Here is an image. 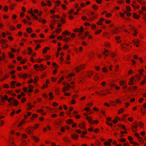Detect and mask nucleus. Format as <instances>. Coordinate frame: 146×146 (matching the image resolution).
Returning <instances> with one entry per match:
<instances>
[{"mask_svg":"<svg viewBox=\"0 0 146 146\" xmlns=\"http://www.w3.org/2000/svg\"><path fill=\"white\" fill-rule=\"evenodd\" d=\"M8 142L10 146H16L14 141V138L12 136H9Z\"/></svg>","mask_w":146,"mask_h":146,"instance_id":"obj_1","label":"nucleus"},{"mask_svg":"<svg viewBox=\"0 0 146 146\" xmlns=\"http://www.w3.org/2000/svg\"><path fill=\"white\" fill-rule=\"evenodd\" d=\"M33 129L32 127L29 126L26 129V132L28 134L31 135L33 133Z\"/></svg>","mask_w":146,"mask_h":146,"instance_id":"obj_2","label":"nucleus"},{"mask_svg":"<svg viewBox=\"0 0 146 146\" xmlns=\"http://www.w3.org/2000/svg\"><path fill=\"white\" fill-rule=\"evenodd\" d=\"M120 32L119 29L117 27H115L114 29L111 30V33L113 35L117 34Z\"/></svg>","mask_w":146,"mask_h":146,"instance_id":"obj_3","label":"nucleus"},{"mask_svg":"<svg viewBox=\"0 0 146 146\" xmlns=\"http://www.w3.org/2000/svg\"><path fill=\"white\" fill-rule=\"evenodd\" d=\"M98 14H95L94 15H91L89 17L88 19V21L89 22H91L93 21L95 19H97L98 17Z\"/></svg>","mask_w":146,"mask_h":146,"instance_id":"obj_4","label":"nucleus"},{"mask_svg":"<svg viewBox=\"0 0 146 146\" xmlns=\"http://www.w3.org/2000/svg\"><path fill=\"white\" fill-rule=\"evenodd\" d=\"M85 66V65H82L78 66L76 68V72H78L81 70L83 69Z\"/></svg>","mask_w":146,"mask_h":146,"instance_id":"obj_5","label":"nucleus"},{"mask_svg":"<svg viewBox=\"0 0 146 146\" xmlns=\"http://www.w3.org/2000/svg\"><path fill=\"white\" fill-rule=\"evenodd\" d=\"M71 87L70 85L69 84H67L66 86L65 87H64L63 88L62 90V91L63 92H66V90H70L69 88Z\"/></svg>","mask_w":146,"mask_h":146,"instance_id":"obj_6","label":"nucleus"},{"mask_svg":"<svg viewBox=\"0 0 146 146\" xmlns=\"http://www.w3.org/2000/svg\"><path fill=\"white\" fill-rule=\"evenodd\" d=\"M137 125L136 124H133L132 125L131 127V129L132 131L134 132H135L137 131Z\"/></svg>","mask_w":146,"mask_h":146,"instance_id":"obj_7","label":"nucleus"},{"mask_svg":"<svg viewBox=\"0 0 146 146\" xmlns=\"http://www.w3.org/2000/svg\"><path fill=\"white\" fill-rule=\"evenodd\" d=\"M79 137V135L76 133H73L71 134V138L73 140H77Z\"/></svg>","mask_w":146,"mask_h":146,"instance_id":"obj_8","label":"nucleus"},{"mask_svg":"<svg viewBox=\"0 0 146 146\" xmlns=\"http://www.w3.org/2000/svg\"><path fill=\"white\" fill-rule=\"evenodd\" d=\"M63 140L66 142L70 143L71 141L70 140V138L67 136H64L63 137Z\"/></svg>","mask_w":146,"mask_h":146,"instance_id":"obj_9","label":"nucleus"},{"mask_svg":"<svg viewBox=\"0 0 146 146\" xmlns=\"http://www.w3.org/2000/svg\"><path fill=\"white\" fill-rule=\"evenodd\" d=\"M62 34L64 37H65L66 35L68 36L70 35L71 34V33L68 31H65L62 33Z\"/></svg>","mask_w":146,"mask_h":146,"instance_id":"obj_10","label":"nucleus"},{"mask_svg":"<svg viewBox=\"0 0 146 146\" xmlns=\"http://www.w3.org/2000/svg\"><path fill=\"white\" fill-rule=\"evenodd\" d=\"M134 124L137 125V126H138L141 128H143L144 126L143 123L141 121H140L138 123L135 122L134 123Z\"/></svg>","mask_w":146,"mask_h":146,"instance_id":"obj_11","label":"nucleus"},{"mask_svg":"<svg viewBox=\"0 0 146 146\" xmlns=\"http://www.w3.org/2000/svg\"><path fill=\"white\" fill-rule=\"evenodd\" d=\"M105 20L104 18H100L99 21L97 22V24L98 25H102V22Z\"/></svg>","mask_w":146,"mask_h":146,"instance_id":"obj_12","label":"nucleus"},{"mask_svg":"<svg viewBox=\"0 0 146 146\" xmlns=\"http://www.w3.org/2000/svg\"><path fill=\"white\" fill-rule=\"evenodd\" d=\"M27 106L28 107V108L27 109V110H31L32 108L35 106L34 105H32L30 103H27Z\"/></svg>","mask_w":146,"mask_h":146,"instance_id":"obj_13","label":"nucleus"},{"mask_svg":"<svg viewBox=\"0 0 146 146\" xmlns=\"http://www.w3.org/2000/svg\"><path fill=\"white\" fill-rule=\"evenodd\" d=\"M16 6V4L15 3H12L9 5V8L10 10L12 11L14 10V7Z\"/></svg>","mask_w":146,"mask_h":146,"instance_id":"obj_14","label":"nucleus"},{"mask_svg":"<svg viewBox=\"0 0 146 146\" xmlns=\"http://www.w3.org/2000/svg\"><path fill=\"white\" fill-rule=\"evenodd\" d=\"M37 112L40 113L42 115H44L46 114V113L44 111V110L42 109H39L36 111Z\"/></svg>","mask_w":146,"mask_h":146,"instance_id":"obj_15","label":"nucleus"},{"mask_svg":"<svg viewBox=\"0 0 146 146\" xmlns=\"http://www.w3.org/2000/svg\"><path fill=\"white\" fill-rule=\"evenodd\" d=\"M25 124V119H23L22 121H21L18 124L17 127H19L22 125H24Z\"/></svg>","mask_w":146,"mask_h":146,"instance_id":"obj_16","label":"nucleus"},{"mask_svg":"<svg viewBox=\"0 0 146 146\" xmlns=\"http://www.w3.org/2000/svg\"><path fill=\"white\" fill-rule=\"evenodd\" d=\"M134 77H131L130 79V80L128 82V84L130 85H131L133 84L134 83L133 82L134 80Z\"/></svg>","mask_w":146,"mask_h":146,"instance_id":"obj_17","label":"nucleus"},{"mask_svg":"<svg viewBox=\"0 0 146 146\" xmlns=\"http://www.w3.org/2000/svg\"><path fill=\"white\" fill-rule=\"evenodd\" d=\"M9 74H6L5 76H4L3 78L0 79V81H3L4 80H6L7 78L9 77Z\"/></svg>","mask_w":146,"mask_h":146,"instance_id":"obj_18","label":"nucleus"},{"mask_svg":"<svg viewBox=\"0 0 146 146\" xmlns=\"http://www.w3.org/2000/svg\"><path fill=\"white\" fill-rule=\"evenodd\" d=\"M45 69V68L44 67V66L43 64H40L39 65V67L38 68V70H39L42 71Z\"/></svg>","mask_w":146,"mask_h":146,"instance_id":"obj_19","label":"nucleus"},{"mask_svg":"<svg viewBox=\"0 0 146 146\" xmlns=\"http://www.w3.org/2000/svg\"><path fill=\"white\" fill-rule=\"evenodd\" d=\"M115 39L117 40V42L118 43H121V41L120 40V37L119 36H117L115 37Z\"/></svg>","mask_w":146,"mask_h":146,"instance_id":"obj_20","label":"nucleus"},{"mask_svg":"<svg viewBox=\"0 0 146 146\" xmlns=\"http://www.w3.org/2000/svg\"><path fill=\"white\" fill-rule=\"evenodd\" d=\"M33 86L31 85H29V90H28V92L29 93L32 92L33 91Z\"/></svg>","mask_w":146,"mask_h":146,"instance_id":"obj_21","label":"nucleus"},{"mask_svg":"<svg viewBox=\"0 0 146 146\" xmlns=\"http://www.w3.org/2000/svg\"><path fill=\"white\" fill-rule=\"evenodd\" d=\"M78 127L81 129H85V124L84 122H82L78 125Z\"/></svg>","mask_w":146,"mask_h":146,"instance_id":"obj_22","label":"nucleus"},{"mask_svg":"<svg viewBox=\"0 0 146 146\" xmlns=\"http://www.w3.org/2000/svg\"><path fill=\"white\" fill-rule=\"evenodd\" d=\"M63 41L65 42H68L69 41L71 40L70 37H65L63 39Z\"/></svg>","mask_w":146,"mask_h":146,"instance_id":"obj_23","label":"nucleus"},{"mask_svg":"<svg viewBox=\"0 0 146 146\" xmlns=\"http://www.w3.org/2000/svg\"><path fill=\"white\" fill-rule=\"evenodd\" d=\"M133 17L135 19H137L139 18L140 15H137L136 13H134L133 14Z\"/></svg>","mask_w":146,"mask_h":146,"instance_id":"obj_24","label":"nucleus"},{"mask_svg":"<svg viewBox=\"0 0 146 146\" xmlns=\"http://www.w3.org/2000/svg\"><path fill=\"white\" fill-rule=\"evenodd\" d=\"M120 118L118 117H116L115 119L113 121V122L114 123H117V121L120 120Z\"/></svg>","mask_w":146,"mask_h":146,"instance_id":"obj_25","label":"nucleus"},{"mask_svg":"<svg viewBox=\"0 0 146 146\" xmlns=\"http://www.w3.org/2000/svg\"><path fill=\"white\" fill-rule=\"evenodd\" d=\"M66 122L67 124H70L73 123L74 121L72 119H68L66 121Z\"/></svg>","mask_w":146,"mask_h":146,"instance_id":"obj_26","label":"nucleus"},{"mask_svg":"<svg viewBox=\"0 0 146 146\" xmlns=\"http://www.w3.org/2000/svg\"><path fill=\"white\" fill-rule=\"evenodd\" d=\"M104 46L108 48H110V42H105L104 43Z\"/></svg>","mask_w":146,"mask_h":146,"instance_id":"obj_27","label":"nucleus"},{"mask_svg":"<svg viewBox=\"0 0 146 146\" xmlns=\"http://www.w3.org/2000/svg\"><path fill=\"white\" fill-rule=\"evenodd\" d=\"M13 103L14 105L16 106H17L19 104V102L16 99H15L13 101Z\"/></svg>","mask_w":146,"mask_h":146,"instance_id":"obj_28","label":"nucleus"},{"mask_svg":"<svg viewBox=\"0 0 146 146\" xmlns=\"http://www.w3.org/2000/svg\"><path fill=\"white\" fill-rule=\"evenodd\" d=\"M31 137L36 142H38L39 141V139L36 136H32Z\"/></svg>","mask_w":146,"mask_h":146,"instance_id":"obj_29","label":"nucleus"},{"mask_svg":"<svg viewBox=\"0 0 146 146\" xmlns=\"http://www.w3.org/2000/svg\"><path fill=\"white\" fill-rule=\"evenodd\" d=\"M83 31L84 29L83 27L82 26L81 27L78 31L79 33V36L80 35L82 34V32Z\"/></svg>","mask_w":146,"mask_h":146,"instance_id":"obj_30","label":"nucleus"},{"mask_svg":"<svg viewBox=\"0 0 146 146\" xmlns=\"http://www.w3.org/2000/svg\"><path fill=\"white\" fill-rule=\"evenodd\" d=\"M49 49L50 48L48 47H45L43 50V53L44 54L46 53L47 52V50H49Z\"/></svg>","mask_w":146,"mask_h":146,"instance_id":"obj_31","label":"nucleus"},{"mask_svg":"<svg viewBox=\"0 0 146 146\" xmlns=\"http://www.w3.org/2000/svg\"><path fill=\"white\" fill-rule=\"evenodd\" d=\"M49 100H51L53 98V93L52 92H50L49 93Z\"/></svg>","mask_w":146,"mask_h":146,"instance_id":"obj_32","label":"nucleus"},{"mask_svg":"<svg viewBox=\"0 0 146 146\" xmlns=\"http://www.w3.org/2000/svg\"><path fill=\"white\" fill-rule=\"evenodd\" d=\"M93 74L92 72L91 71H89L87 73V76L88 78H90Z\"/></svg>","mask_w":146,"mask_h":146,"instance_id":"obj_33","label":"nucleus"},{"mask_svg":"<svg viewBox=\"0 0 146 146\" xmlns=\"http://www.w3.org/2000/svg\"><path fill=\"white\" fill-rule=\"evenodd\" d=\"M38 116V115L36 114H34L32 115V116L31 117V119L33 120L34 118L37 117Z\"/></svg>","mask_w":146,"mask_h":146,"instance_id":"obj_34","label":"nucleus"},{"mask_svg":"<svg viewBox=\"0 0 146 146\" xmlns=\"http://www.w3.org/2000/svg\"><path fill=\"white\" fill-rule=\"evenodd\" d=\"M27 32L29 33H31L32 32V30L31 28H27L26 29Z\"/></svg>","mask_w":146,"mask_h":146,"instance_id":"obj_35","label":"nucleus"},{"mask_svg":"<svg viewBox=\"0 0 146 146\" xmlns=\"http://www.w3.org/2000/svg\"><path fill=\"white\" fill-rule=\"evenodd\" d=\"M110 104L113 106H116V104L115 102L112 100H110Z\"/></svg>","mask_w":146,"mask_h":146,"instance_id":"obj_36","label":"nucleus"},{"mask_svg":"<svg viewBox=\"0 0 146 146\" xmlns=\"http://www.w3.org/2000/svg\"><path fill=\"white\" fill-rule=\"evenodd\" d=\"M98 79H99V74H96L95 75V76L94 78V79L95 81H97L98 80Z\"/></svg>","mask_w":146,"mask_h":146,"instance_id":"obj_37","label":"nucleus"},{"mask_svg":"<svg viewBox=\"0 0 146 146\" xmlns=\"http://www.w3.org/2000/svg\"><path fill=\"white\" fill-rule=\"evenodd\" d=\"M131 5L134 9H138L139 8L140 6L139 5H137L136 6L134 4H131Z\"/></svg>","mask_w":146,"mask_h":146,"instance_id":"obj_38","label":"nucleus"},{"mask_svg":"<svg viewBox=\"0 0 146 146\" xmlns=\"http://www.w3.org/2000/svg\"><path fill=\"white\" fill-rule=\"evenodd\" d=\"M27 49L29 50V52H28V54H31L33 52V51L32 50V48L31 47H29L27 48Z\"/></svg>","mask_w":146,"mask_h":146,"instance_id":"obj_39","label":"nucleus"},{"mask_svg":"<svg viewBox=\"0 0 146 146\" xmlns=\"http://www.w3.org/2000/svg\"><path fill=\"white\" fill-rule=\"evenodd\" d=\"M93 9L95 11H96L98 10V6L96 5H94L92 6Z\"/></svg>","mask_w":146,"mask_h":146,"instance_id":"obj_40","label":"nucleus"},{"mask_svg":"<svg viewBox=\"0 0 146 146\" xmlns=\"http://www.w3.org/2000/svg\"><path fill=\"white\" fill-rule=\"evenodd\" d=\"M108 51L107 50H106L103 52V54L105 55L106 56H107L108 55Z\"/></svg>","mask_w":146,"mask_h":146,"instance_id":"obj_41","label":"nucleus"},{"mask_svg":"<svg viewBox=\"0 0 146 146\" xmlns=\"http://www.w3.org/2000/svg\"><path fill=\"white\" fill-rule=\"evenodd\" d=\"M126 83L125 81L123 80H121L120 81L119 84L120 86H122L125 85Z\"/></svg>","mask_w":146,"mask_h":146,"instance_id":"obj_42","label":"nucleus"},{"mask_svg":"<svg viewBox=\"0 0 146 146\" xmlns=\"http://www.w3.org/2000/svg\"><path fill=\"white\" fill-rule=\"evenodd\" d=\"M143 138L141 137H139L138 138V141L141 144H143L144 143V141H142Z\"/></svg>","mask_w":146,"mask_h":146,"instance_id":"obj_43","label":"nucleus"},{"mask_svg":"<svg viewBox=\"0 0 146 146\" xmlns=\"http://www.w3.org/2000/svg\"><path fill=\"white\" fill-rule=\"evenodd\" d=\"M104 145L106 146H110L111 145V144L107 141H106L104 143Z\"/></svg>","mask_w":146,"mask_h":146,"instance_id":"obj_44","label":"nucleus"},{"mask_svg":"<svg viewBox=\"0 0 146 146\" xmlns=\"http://www.w3.org/2000/svg\"><path fill=\"white\" fill-rule=\"evenodd\" d=\"M124 111V109L123 108H121L120 109H119L118 111V114H120L121 113H122Z\"/></svg>","mask_w":146,"mask_h":146,"instance_id":"obj_45","label":"nucleus"},{"mask_svg":"<svg viewBox=\"0 0 146 146\" xmlns=\"http://www.w3.org/2000/svg\"><path fill=\"white\" fill-rule=\"evenodd\" d=\"M115 102L117 104H121L122 103V101L119 99H117L115 100Z\"/></svg>","mask_w":146,"mask_h":146,"instance_id":"obj_46","label":"nucleus"},{"mask_svg":"<svg viewBox=\"0 0 146 146\" xmlns=\"http://www.w3.org/2000/svg\"><path fill=\"white\" fill-rule=\"evenodd\" d=\"M116 53L115 52H111L110 53V55L111 56L114 57L116 55Z\"/></svg>","mask_w":146,"mask_h":146,"instance_id":"obj_47","label":"nucleus"},{"mask_svg":"<svg viewBox=\"0 0 146 146\" xmlns=\"http://www.w3.org/2000/svg\"><path fill=\"white\" fill-rule=\"evenodd\" d=\"M38 80V77L37 76H36L35 77L34 81H33L34 83L35 84L37 82V81Z\"/></svg>","mask_w":146,"mask_h":146,"instance_id":"obj_48","label":"nucleus"},{"mask_svg":"<svg viewBox=\"0 0 146 146\" xmlns=\"http://www.w3.org/2000/svg\"><path fill=\"white\" fill-rule=\"evenodd\" d=\"M43 40H34V42L36 43H41L42 42V41H43Z\"/></svg>","mask_w":146,"mask_h":146,"instance_id":"obj_49","label":"nucleus"},{"mask_svg":"<svg viewBox=\"0 0 146 146\" xmlns=\"http://www.w3.org/2000/svg\"><path fill=\"white\" fill-rule=\"evenodd\" d=\"M27 77V75L26 74H22V78H23L24 79H26Z\"/></svg>","mask_w":146,"mask_h":146,"instance_id":"obj_50","label":"nucleus"},{"mask_svg":"<svg viewBox=\"0 0 146 146\" xmlns=\"http://www.w3.org/2000/svg\"><path fill=\"white\" fill-rule=\"evenodd\" d=\"M62 29L61 28H58L56 29V33H59L62 31Z\"/></svg>","mask_w":146,"mask_h":146,"instance_id":"obj_51","label":"nucleus"},{"mask_svg":"<svg viewBox=\"0 0 146 146\" xmlns=\"http://www.w3.org/2000/svg\"><path fill=\"white\" fill-rule=\"evenodd\" d=\"M140 111L144 114L145 113V109L143 107H141L140 109Z\"/></svg>","mask_w":146,"mask_h":146,"instance_id":"obj_52","label":"nucleus"},{"mask_svg":"<svg viewBox=\"0 0 146 146\" xmlns=\"http://www.w3.org/2000/svg\"><path fill=\"white\" fill-rule=\"evenodd\" d=\"M8 54L9 55V57L11 58H13L14 57V55L11 52H9L8 53Z\"/></svg>","mask_w":146,"mask_h":146,"instance_id":"obj_53","label":"nucleus"},{"mask_svg":"<svg viewBox=\"0 0 146 146\" xmlns=\"http://www.w3.org/2000/svg\"><path fill=\"white\" fill-rule=\"evenodd\" d=\"M82 19L84 21H88V19H87V17L86 16H82Z\"/></svg>","mask_w":146,"mask_h":146,"instance_id":"obj_54","label":"nucleus"},{"mask_svg":"<svg viewBox=\"0 0 146 146\" xmlns=\"http://www.w3.org/2000/svg\"><path fill=\"white\" fill-rule=\"evenodd\" d=\"M99 94L100 95H102V96H106L107 94V93L105 92V91H104L101 94L99 93Z\"/></svg>","mask_w":146,"mask_h":146,"instance_id":"obj_55","label":"nucleus"},{"mask_svg":"<svg viewBox=\"0 0 146 146\" xmlns=\"http://www.w3.org/2000/svg\"><path fill=\"white\" fill-rule=\"evenodd\" d=\"M46 73L44 72V73H43L42 74L41 76V78H44L46 76Z\"/></svg>","mask_w":146,"mask_h":146,"instance_id":"obj_56","label":"nucleus"},{"mask_svg":"<svg viewBox=\"0 0 146 146\" xmlns=\"http://www.w3.org/2000/svg\"><path fill=\"white\" fill-rule=\"evenodd\" d=\"M102 32V29H100L97 31L96 32H95V35H98L100 34L101 32Z\"/></svg>","mask_w":146,"mask_h":146,"instance_id":"obj_57","label":"nucleus"},{"mask_svg":"<svg viewBox=\"0 0 146 146\" xmlns=\"http://www.w3.org/2000/svg\"><path fill=\"white\" fill-rule=\"evenodd\" d=\"M65 20L63 17H61L60 18V22L62 23H65Z\"/></svg>","mask_w":146,"mask_h":146,"instance_id":"obj_58","label":"nucleus"},{"mask_svg":"<svg viewBox=\"0 0 146 146\" xmlns=\"http://www.w3.org/2000/svg\"><path fill=\"white\" fill-rule=\"evenodd\" d=\"M95 144L96 145H100L101 143L99 141H98L96 140V142H95Z\"/></svg>","mask_w":146,"mask_h":146,"instance_id":"obj_59","label":"nucleus"},{"mask_svg":"<svg viewBox=\"0 0 146 146\" xmlns=\"http://www.w3.org/2000/svg\"><path fill=\"white\" fill-rule=\"evenodd\" d=\"M14 67V66L12 65H9L8 66V68L9 69H13Z\"/></svg>","mask_w":146,"mask_h":146,"instance_id":"obj_60","label":"nucleus"},{"mask_svg":"<svg viewBox=\"0 0 146 146\" xmlns=\"http://www.w3.org/2000/svg\"><path fill=\"white\" fill-rule=\"evenodd\" d=\"M69 48V46L67 44H66L63 47V48L64 49H68Z\"/></svg>","mask_w":146,"mask_h":146,"instance_id":"obj_61","label":"nucleus"},{"mask_svg":"<svg viewBox=\"0 0 146 146\" xmlns=\"http://www.w3.org/2000/svg\"><path fill=\"white\" fill-rule=\"evenodd\" d=\"M60 131L62 132H64L65 131V128L64 127H62L60 129Z\"/></svg>","mask_w":146,"mask_h":146,"instance_id":"obj_62","label":"nucleus"},{"mask_svg":"<svg viewBox=\"0 0 146 146\" xmlns=\"http://www.w3.org/2000/svg\"><path fill=\"white\" fill-rule=\"evenodd\" d=\"M9 29L13 31L16 29L13 26H11L10 27Z\"/></svg>","mask_w":146,"mask_h":146,"instance_id":"obj_63","label":"nucleus"},{"mask_svg":"<svg viewBox=\"0 0 146 146\" xmlns=\"http://www.w3.org/2000/svg\"><path fill=\"white\" fill-rule=\"evenodd\" d=\"M21 136L23 138H27V135L25 134H23Z\"/></svg>","mask_w":146,"mask_h":146,"instance_id":"obj_64","label":"nucleus"}]
</instances>
